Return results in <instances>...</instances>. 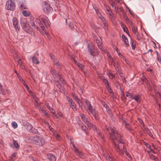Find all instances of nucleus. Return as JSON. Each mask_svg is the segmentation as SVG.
Returning <instances> with one entry per match:
<instances>
[{"instance_id": "f257e3e1", "label": "nucleus", "mask_w": 161, "mask_h": 161, "mask_svg": "<svg viewBox=\"0 0 161 161\" xmlns=\"http://www.w3.org/2000/svg\"><path fill=\"white\" fill-rule=\"evenodd\" d=\"M111 138L113 140L114 147L118 151H121L124 148V142L121 135L118 134L117 130L111 128Z\"/></svg>"}, {"instance_id": "f03ea898", "label": "nucleus", "mask_w": 161, "mask_h": 161, "mask_svg": "<svg viewBox=\"0 0 161 161\" xmlns=\"http://www.w3.org/2000/svg\"><path fill=\"white\" fill-rule=\"evenodd\" d=\"M32 142L34 144L39 146H42L46 143L45 139L40 136L34 137L32 139Z\"/></svg>"}, {"instance_id": "7ed1b4c3", "label": "nucleus", "mask_w": 161, "mask_h": 161, "mask_svg": "<svg viewBox=\"0 0 161 161\" xmlns=\"http://www.w3.org/2000/svg\"><path fill=\"white\" fill-rule=\"evenodd\" d=\"M80 115L82 120L85 123L89 129H91L92 128H95V126L89 122L87 118L84 114L81 113L80 114Z\"/></svg>"}, {"instance_id": "20e7f679", "label": "nucleus", "mask_w": 161, "mask_h": 161, "mask_svg": "<svg viewBox=\"0 0 161 161\" xmlns=\"http://www.w3.org/2000/svg\"><path fill=\"white\" fill-rule=\"evenodd\" d=\"M51 73L53 75V77L56 78V80H64L63 79V77L62 75L59 74V73L58 71L55 70L53 68H51Z\"/></svg>"}, {"instance_id": "39448f33", "label": "nucleus", "mask_w": 161, "mask_h": 161, "mask_svg": "<svg viewBox=\"0 0 161 161\" xmlns=\"http://www.w3.org/2000/svg\"><path fill=\"white\" fill-rule=\"evenodd\" d=\"M24 126L26 129L30 132L34 133H36L37 132V129L34 128L29 123L27 122L25 125Z\"/></svg>"}, {"instance_id": "423d86ee", "label": "nucleus", "mask_w": 161, "mask_h": 161, "mask_svg": "<svg viewBox=\"0 0 161 161\" xmlns=\"http://www.w3.org/2000/svg\"><path fill=\"white\" fill-rule=\"evenodd\" d=\"M15 4L14 2L11 0L8 1L6 3V8L8 10L13 11L15 8Z\"/></svg>"}, {"instance_id": "0eeeda50", "label": "nucleus", "mask_w": 161, "mask_h": 161, "mask_svg": "<svg viewBox=\"0 0 161 161\" xmlns=\"http://www.w3.org/2000/svg\"><path fill=\"white\" fill-rule=\"evenodd\" d=\"M39 18L42 19L46 27L47 28L50 26V22L47 17L42 15L40 16Z\"/></svg>"}, {"instance_id": "6e6552de", "label": "nucleus", "mask_w": 161, "mask_h": 161, "mask_svg": "<svg viewBox=\"0 0 161 161\" xmlns=\"http://www.w3.org/2000/svg\"><path fill=\"white\" fill-rule=\"evenodd\" d=\"M14 57V59L15 60H17L18 62V64L19 66L20 67L23 69H25V66L22 64V62L21 61L20 59H18L17 58V54L16 52L14 53V54H13Z\"/></svg>"}, {"instance_id": "1a4fd4ad", "label": "nucleus", "mask_w": 161, "mask_h": 161, "mask_svg": "<svg viewBox=\"0 0 161 161\" xmlns=\"http://www.w3.org/2000/svg\"><path fill=\"white\" fill-rule=\"evenodd\" d=\"M13 25L17 31H19L20 29V27L19 25V21L18 19L15 17H14L12 19Z\"/></svg>"}, {"instance_id": "9d476101", "label": "nucleus", "mask_w": 161, "mask_h": 161, "mask_svg": "<svg viewBox=\"0 0 161 161\" xmlns=\"http://www.w3.org/2000/svg\"><path fill=\"white\" fill-rule=\"evenodd\" d=\"M43 9L45 12L47 13L51 12L53 10V8L50 5L45 3L43 5Z\"/></svg>"}, {"instance_id": "9b49d317", "label": "nucleus", "mask_w": 161, "mask_h": 161, "mask_svg": "<svg viewBox=\"0 0 161 161\" xmlns=\"http://www.w3.org/2000/svg\"><path fill=\"white\" fill-rule=\"evenodd\" d=\"M67 99L72 109L74 110H76L77 109L76 107V104L75 103L73 102L72 98L69 97H67Z\"/></svg>"}, {"instance_id": "f8f14e48", "label": "nucleus", "mask_w": 161, "mask_h": 161, "mask_svg": "<svg viewBox=\"0 0 161 161\" xmlns=\"http://www.w3.org/2000/svg\"><path fill=\"white\" fill-rule=\"evenodd\" d=\"M20 24L24 30L25 28L28 25L27 24V21L24 18H21L20 20Z\"/></svg>"}, {"instance_id": "ddd939ff", "label": "nucleus", "mask_w": 161, "mask_h": 161, "mask_svg": "<svg viewBox=\"0 0 161 161\" xmlns=\"http://www.w3.org/2000/svg\"><path fill=\"white\" fill-rule=\"evenodd\" d=\"M24 30L25 32L30 34L32 36H34L35 34L33 29L29 25H28V26L25 28Z\"/></svg>"}, {"instance_id": "4468645a", "label": "nucleus", "mask_w": 161, "mask_h": 161, "mask_svg": "<svg viewBox=\"0 0 161 161\" xmlns=\"http://www.w3.org/2000/svg\"><path fill=\"white\" fill-rule=\"evenodd\" d=\"M96 42L97 44L98 48L102 51H104V48L103 47L102 45V42H101V39L100 38H97L96 39ZM104 51H105L104 50Z\"/></svg>"}, {"instance_id": "2eb2a0df", "label": "nucleus", "mask_w": 161, "mask_h": 161, "mask_svg": "<svg viewBox=\"0 0 161 161\" xmlns=\"http://www.w3.org/2000/svg\"><path fill=\"white\" fill-rule=\"evenodd\" d=\"M36 56H38L39 54L37 51L34 54V56L32 58V61L33 63L38 64H39V62L36 58Z\"/></svg>"}, {"instance_id": "dca6fc26", "label": "nucleus", "mask_w": 161, "mask_h": 161, "mask_svg": "<svg viewBox=\"0 0 161 161\" xmlns=\"http://www.w3.org/2000/svg\"><path fill=\"white\" fill-rule=\"evenodd\" d=\"M92 44H89L88 46V52L92 56L94 55V51L93 47H92Z\"/></svg>"}, {"instance_id": "f3484780", "label": "nucleus", "mask_w": 161, "mask_h": 161, "mask_svg": "<svg viewBox=\"0 0 161 161\" xmlns=\"http://www.w3.org/2000/svg\"><path fill=\"white\" fill-rule=\"evenodd\" d=\"M35 21L36 23L37 24L39 25V26L40 27V28H41V30H42V31H43L44 29V27L43 26L42 24L41 23L40 19L37 18H36L35 19Z\"/></svg>"}, {"instance_id": "a211bd4d", "label": "nucleus", "mask_w": 161, "mask_h": 161, "mask_svg": "<svg viewBox=\"0 0 161 161\" xmlns=\"http://www.w3.org/2000/svg\"><path fill=\"white\" fill-rule=\"evenodd\" d=\"M73 149L76 154L79 157L82 158L83 154L81 152L79 151L76 147H74Z\"/></svg>"}, {"instance_id": "6ab92c4d", "label": "nucleus", "mask_w": 161, "mask_h": 161, "mask_svg": "<svg viewBox=\"0 0 161 161\" xmlns=\"http://www.w3.org/2000/svg\"><path fill=\"white\" fill-rule=\"evenodd\" d=\"M47 158L50 161H56L55 156L53 154L50 153L48 154Z\"/></svg>"}, {"instance_id": "aec40b11", "label": "nucleus", "mask_w": 161, "mask_h": 161, "mask_svg": "<svg viewBox=\"0 0 161 161\" xmlns=\"http://www.w3.org/2000/svg\"><path fill=\"white\" fill-rule=\"evenodd\" d=\"M76 64L79 67L81 71L84 73V74L86 73V71L85 70L84 66L80 63H76Z\"/></svg>"}, {"instance_id": "412c9836", "label": "nucleus", "mask_w": 161, "mask_h": 161, "mask_svg": "<svg viewBox=\"0 0 161 161\" xmlns=\"http://www.w3.org/2000/svg\"><path fill=\"white\" fill-rule=\"evenodd\" d=\"M123 40L125 44V46L127 47L129 46V42L127 38L124 35H122Z\"/></svg>"}, {"instance_id": "4be33fe9", "label": "nucleus", "mask_w": 161, "mask_h": 161, "mask_svg": "<svg viewBox=\"0 0 161 161\" xmlns=\"http://www.w3.org/2000/svg\"><path fill=\"white\" fill-rule=\"evenodd\" d=\"M72 96L73 98L75 99V100L76 101L77 103H78L79 105L81 106L82 105V103L80 102V99L78 98V97L76 96L75 94L74 93H72Z\"/></svg>"}, {"instance_id": "5701e85b", "label": "nucleus", "mask_w": 161, "mask_h": 161, "mask_svg": "<svg viewBox=\"0 0 161 161\" xmlns=\"http://www.w3.org/2000/svg\"><path fill=\"white\" fill-rule=\"evenodd\" d=\"M103 105L104 106V107L105 108L107 112L109 114V115H110V114L111 113V110L109 109V106L105 103H103Z\"/></svg>"}, {"instance_id": "b1692460", "label": "nucleus", "mask_w": 161, "mask_h": 161, "mask_svg": "<svg viewBox=\"0 0 161 161\" xmlns=\"http://www.w3.org/2000/svg\"><path fill=\"white\" fill-rule=\"evenodd\" d=\"M144 130L152 138H153V136L152 134V133L151 132L149 129L147 128H144Z\"/></svg>"}, {"instance_id": "393cba45", "label": "nucleus", "mask_w": 161, "mask_h": 161, "mask_svg": "<svg viewBox=\"0 0 161 161\" xmlns=\"http://www.w3.org/2000/svg\"><path fill=\"white\" fill-rule=\"evenodd\" d=\"M134 95L133 93H130L128 92H126V96L129 98L132 99Z\"/></svg>"}, {"instance_id": "a878e982", "label": "nucleus", "mask_w": 161, "mask_h": 161, "mask_svg": "<svg viewBox=\"0 0 161 161\" xmlns=\"http://www.w3.org/2000/svg\"><path fill=\"white\" fill-rule=\"evenodd\" d=\"M147 81V83H146L147 84V86L149 87L150 90H151L152 89V85H153V87L154 88V84H153V83L152 82V81Z\"/></svg>"}, {"instance_id": "bb28decb", "label": "nucleus", "mask_w": 161, "mask_h": 161, "mask_svg": "<svg viewBox=\"0 0 161 161\" xmlns=\"http://www.w3.org/2000/svg\"><path fill=\"white\" fill-rule=\"evenodd\" d=\"M18 5L21 9H23L27 8L26 6L24 5V3H19L18 4Z\"/></svg>"}, {"instance_id": "cd10ccee", "label": "nucleus", "mask_w": 161, "mask_h": 161, "mask_svg": "<svg viewBox=\"0 0 161 161\" xmlns=\"http://www.w3.org/2000/svg\"><path fill=\"white\" fill-rule=\"evenodd\" d=\"M97 73L98 77H99L100 79H101L102 80H107L106 79L103 78V75L101 73H100V72L99 71H97Z\"/></svg>"}, {"instance_id": "c85d7f7f", "label": "nucleus", "mask_w": 161, "mask_h": 161, "mask_svg": "<svg viewBox=\"0 0 161 161\" xmlns=\"http://www.w3.org/2000/svg\"><path fill=\"white\" fill-rule=\"evenodd\" d=\"M88 107L90 112L92 114L96 112L95 109L93 108L92 105H89Z\"/></svg>"}, {"instance_id": "c756f323", "label": "nucleus", "mask_w": 161, "mask_h": 161, "mask_svg": "<svg viewBox=\"0 0 161 161\" xmlns=\"http://www.w3.org/2000/svg\"><path fill=\"white\" fill-rule=\"evenodd\" d=\"M105 84L106 85V87L108 90V91L111 93V87H110V85L108 82V81H105Z\"/></svg>"}, {"instance_id": "7c9ffc66", "label": "nucleus", "mask_w": 161, "mask_h": 161, "mask_svg": "<svg viewBox=\"0 0 161 161\" xmlns=\"http://www.w3.org/2000/svg\"><path fill=\"white\" fill-rule=\"evenodd\" d=\"M54 64L56 65L60 69H61L62 68V65L59 63L58 61L57 60H54Z\"/></svg>"}, {"instance_id": "2f4dec72", "label": "nucleus", "mask_w": 161, "mask_h": 161, "mask_svg": "<svg viewBox=\"0 0 161 161\" xmlns=\"http://www.w3.org/2000/svg\"><path fill=\"white\" fill-rule=\"evenodd\" d=\"M120 24L121 25V27L122 29H123L124 31L126 32V33H127L128 30L126 26L122 22H121Z\"/></svg>"}, {"instance_id": "473e14b6", "label": "nucleus", "mask_w": 161, "mask_h": 161, "mask_svg": "<svg viewBox=\"0 0 161 161\" xmlns=\"http://www.w3.org/2000/svg\"><path fill=\"white\" fill-rule=\"evenodd\" d=\"M132 99H134L138 103H139L140 102L141 100L138 95H135Z\"/></svg>"}, {"instance_id": "72a5a7b5", "label": "nucleus", "mask_w": 161, "mask_h": 161, "mask_svg": "<svg viewBox=\"0 0 161 161\" xmlns=\"http://www.w3.org/2000/svg\"><path fill=\"white\" fill-rule=\"evenodd\" d=\"M39 110L41 111L42 113L45 115H47V112L44 109V108L42 107H41L39 108Z\"/></svg>"}, {"instance_id": "f704fd0d", "label": "nucleus", "mask_w": 161, "mask_h": 161, "mask_svg": "<svg viewBox=\"0 0 161 161\" xmlns=\"http://www.w3.org/2000/svg\"><path fill=\"white\" fill-rule=\"evenodd\" d=\"M97 15L98 17L103 22V24L105 25V19L103 17V16L101 15V14L100 13H98Z\"/></svg>"}, {"instance_id": "c9c22d12", "label": "nucleus", "mask_w": 161, "mask_h": 161, "mask_svg": "<svg viewBox=\"0 0 161 161\" xmlns=\"http://www.w3.org/2000/svg\"><path fill=\"white\" fill-rule=\"evenodd\" d=\"M155 52L157 55V59L158 60V61L161 64V57L160 55L159 54L158 52L157 51H156Z\"/></svg>"}, {"instance_id": "e433bc0d", "label": "nucleus", "mask_w": 161, "mask_h": 161, "mask_svg": "<svg viewBox=\"0 0 161 161\" xmlns=\"http://www.w3.org/2000/svg\"><path fill=\"white\" fill-rule=\"evenodd\" d=\"M55 84L58 88L60 89L62 88V85L59 82V81H55Z\"/></svg>"}, {"instance_id": "4c0bfd02", "label": "nucleus", "mask_w": 161, "mask_h": 161, "mask_svg": "<svg viewBox=\"0 0 161 161\" xmlns=\"http://www.w3.org/2000/svg\"><path fill=\"white\" fill-rule=\"evenodd\" d=\"M23 15L25 16H29L30 15V12L27 11L26 10H24L22 12Z\"/></svg>"}, {"instance_id": "58836bf2", "label": "nucleus", "mask_w": 161, "mask_h": 161, "mask_svg": "<svg viewBox=\"0 0 161 161\" xmlns=\"http://www.w3.org/2000/svg\"><path fill=\"white\" fill-rule=\"evenodd\" d=\"M125 20L126 21L127 23H128L131 25H132L133 24V23L132 21L130 20L127 16L125 17Z\"/></svg>"}, {"instance_id": "ea45409f", "label": "nucleus", "mask_w": 161, "mask_h": 161, "mask_svg": "<svg viewBox=\"0 0 161 161\" xmlns=\"http://www.w3.org/2000/svg\"><path fill=\"white\" fill-rule=\"evenodd\" d=\"M0 94H2V95L4 94V90L3 88V86L0 83Z\"/></svg>"}, {"instance_id": "a19ab883", "label": "nucleus", "mask_w": 161, "mask_h": 161, "mask_svg": "<svg viewBox=\"0 0 161 161\" xmlns=\"http://www.w3.org/2000/svg\"><path fill=\"white\" fill-rule=\"evenodd\" d=\"M149 156L151 159H154L155 161H157L158 160V158L153 154H150Z\"/></svg>"}, {"instance_id": "79ce46f5", "label": "nucleus", "mask_w": 161, "mask_h": 161, "mask_svg": "<svg viewBox=\"0 0 161 161\" xmlns=\"http://www.w3.org/2000/svg\"><path fill=\"white\" fill-rule=\"evenodd\" d=\"M105 129L109 133V134H110V130H111V128L110 126V125L108 126L106 125L105 127Z\"/></svg>"}, {"instance_id": "37998d69", "label": "nucleus", "mask_w": 161, "mask_h": 161, "mask_svg": "<svg viewBox=\"0 0 161 161\" xmlns=\"http://www.w3.org/2000/svg\"><path fill=\"white\" fill-rule=\"evenodd\" d=\"M13 144L15 147L16 148H18L19 147V146L18 143L16 141L14 140H13Z\"/></svg>"}, {"instance_id": "c03bdc74", "label": "nucleus", "mask_w": 161, "mask_h": 161, "mask_svg": "<svg viewBox=\"0 0 161 161\" xmlns=\"http://www.w3.org/2000/svg\"><path fill=\"white\" fill-rule=\"evenodd\" d=\"M130 44L132 49H134L136 47L135 43L134 42H133L132 40H131V42H130Z\"/></svg>"}, {"instance_id": "a18cd8bd", "label": "nucleus", "mask_w": 161, "mask_h": 161, "mask_svg": "<svg viewBox=\"0 0 161 161\" xmlns=\"http://www.w3.org/2000/svg\"><path fill=\"white\" fill-rule=\"evenodd\" d=\"M11 124L13 126L14 129L16 128L18 126L17 123L14 121H13L12 122Z\"/></svg>"}, {"instance_id": "49530a36", "label": "nucleus", "mask_w": 161, "mask_h": 161, "mask_svg": "<svg viewBox=\"0 0 161 161\" xmlns=\"http://www.w3.org/2000/svg\"><path fill=\"white\" fill-rule=\"evenodd\" d=\"M132 31L133 32V33L134 34H135L136 33H137L138 32L137 31V28L133 26L132 28Z\"/></svg>"}, {"instance_id": "de8ad7c7", "label": "nucleus", "mask_w": 161, "mask_h": 161, "mask_svg": "<svg viewBox=\"0 0 161 161\" xmlns=\"http://www.w3.org/2000/svg\"><path fill=\"white\" fill-rule=\"evenodd\" d=\"M138 120L141 125V126L142 127H144V124L142 120L140 119H138Z\"/></svg>"}, {"instance_id": "09e8293b", "label": "nucleus", "mask_w": 161, "mask_h": 161, "mask_svg": "<svg viewBox=\"0 0 161 161\" xmlns=\"http://www.w3.org/2000/svg\"><path fill=\"white\" fill-rule=\"evenodd\" d=\"M156 51H153L152 49H150L148 50L147 53L150 52V54L152 56L154 53H156Z\"/></svg>"}, {"instance_id": "8fccbe9b", "label": "nucleus", "mask_w": 161, "mask_h": 161, "mask_svg": "<svg viewBox=\"0 0 161 161\" xmlns=\"http://www.w3.org/2000/svg\"><path fill=\"white\" fill-rule=\"evenodd\" d=\"M39 31H40V33L42 34H44V33H45V34H46V35H48V33L46 31H44V30L43 31H42V30H41V29H39Z\"/></svg>"}, {"instance_id": "3c124183", "label": "nucleus", "mask_w": 161, "mask_h": 161, "mask_svg": "<svg viewBox=\"0 0 161 161\" xmlns=\"http://www.w3.org/2000/svg\"><path fill=\"white\" fill-rule=\"evenodd\" d=\"M136 35V38L138 40H140L141 39V37L140 36V34L138 32L137 33H136L134 34Z\"/></svg>"}, {"instance_id": "603ef678", "label": "nucleus", "mask_w": 161, "mask_h": 161, "mask_svg": "<svg viewBox=\"0 0 161 161\" xmlns=\"http://www.w3.org/2000/svg\"><path fill=\"white\" fill-rule=\"evenodd\" d=\"M93 115L95 119H96V120H97L98 119V115H97L96 114V112H95L94 113H93L92 114Z\"/></svg>"}, {"instance_id": "864d4df0", "label": "nucleus", "mask_w": 161, "mask_h": 161, "mask_svg": "<svg viewBox=\"0 0 161 161\" xmlns=\"http://www.w3.org/2000/svg\"><path fill=\"white\" fill-rule=\"evenodd\" d=\"M31 25L32 26H35V27L37 30H38V28H39V27L37 26H36V25L35 24V22H34V21H32V22H31Z\"/></svg>"}, {"instance_id": "5fc2aeb1", "label": "nucleus", "mask_w": 161, "mask_h": 161, "mask_svg": "<svg viewBox=\"0 0 161 161\" xmlns=\"http://www.w3.org/2000/svg\"><path fill=\"white\" fill-rule=\"evenodd\" d=\"M106 10L107 12V13H108L110 15H111V10L110 9V8L109 7H106Z\"/></svg>"}, {"instance_id": "6e6d98bb", "label": "nucleus", "mask_w": 161, "mask_h": 161, "mask_svg": "<svg viewBox=\"0 0 161 161\" xmlns=\"http://www.w3.org/2000/svg\"><path fill=\"white\" fill-rule=\"evenodd\" d=\"M120 58L123 59V60L124 61H125V62L127 63H128V62H127V60H126V58H125V57L123 55H121V57H120Z\"/></svg>"}, {"instance_id": "4d7b16f0", "label": "nucleus", "mask_w": 161, "mask_h": 161, "mask_svg": "<svg viewBox=\"0 0 161 161\" xmlns=\"http://www.w3.org/2000/svg\"><path fill=\"white\" fill-rule=\"evenodd\" d=\"M116 47V51L117 52L118 55L120 57L121 55H122L119 51V49L118 48L116 47V46H114Z\"/></svg>"}, {"instance_id": "13d9d810", "label": "nucleus", "mask_w": 161, "mask_h": 161, "mask_svg": "<svg viewBox=\"0 0 161 161\" xmlns=\"http://www.w3.org/2000/svg\"><path fill=\"white\" fill-rule=\"evenodd\" d=\"M85 103H86V104L87 105V107L89 106L90 105H91L90 102L87 99H85Z\"/></svg>"}, {"instance_id": "bf43d9fd", "label": "nucleus", "mask_w": 161, "mask_h": 161, "mask_svg": "<svg viewBox=\"0 0 161 161\" xmlns=\"http://www.w3.org/2000/svg\"><path fill=\"white\" fill-rule=\"evenodd\" d=\"M126 129L129 131L130 132H132V131L133 130L129 126H128V127H126V128H125Z\"/></svg>"}, {"instance_id": "052dcab7", "label": "nucleus", "mask_w": 161, "mask_h": 161, "mask_svg": "<svg viewBox=\"0 0 161 161\" xmlns=\"http://www.w3.org/2000/svg\"><path fill=\"white\" fill-rule=\"evenodd\" d=\"M57 118H58L59 117H62L63 116V115L60 112H58V114H57Z\"/></svg>"}, {"instance_id": "680f3d73", "label": "nucleus", "mask_w": 161, "mask_h": 161, "mask_svg": "<svg viewBox=\"0 0 161 161\" xmlns=\"http://www.w3.org/2000/svg\"><path fill=\"white\" fill-rule=\"evenodd\" d=\"M23 84L26 86V87L27 89L28 90L29 89V87L28 86V85L26 84V83L25 82V81H22Z\"/></svg>"}, {"instance_id": "e2e57ef3", "label": "nucleus", "mask_w": 161, "mask_h": 161, "mask_svg": "<svg viewBox=\"0 0 161 161\" xmlns=\"http://www.w3.org/2000/svg\"><path fill=\"white\" fill-rule=\"evenodd\" d=\"M113 64H114V66L115 67L116 70H117V71L119 70L118 67V65H117V64L114 63Z\"/></svg>"}, {"instance_id": "0e129e2a", "label": "nucleus", "mask_w": 161, "mask_h": 161, "mask_svg": "<svg viewBox=\"0 0 161 161\" xmlns=\"http://www.w3.org/2000/svg\"><path fill=\"white\" fill-rule=\"evenodd\" d=\"M120 121L121 122L124 124L125 123V122H126L125 120L122 117L120 118Z\"/></svg>"}, {"instance_id": "69168bd1", "label": "nucleus", "mask_w": 161, "mask_h": 161, "mask_svg": "<svg viewBox=\"0 0 161 161\" xmlns=\"http://www.w3.org/2000/svg\"><path fill=\"white\" fill-rule=\"evenodd\" d=\"M69 26L71 30H73L74 28V26L72 23H70Z\"/></svg>"}, {"instance_id": "338daca9", "label": "nucleus", "mask_w": 161, "mask_h": 161, "mask_svg": "<svg viewBox=\"0 0 161 161\" xmlns=\"http://www.w3.org/2000/svg\"><path fill=\"white\" fill-rule=\"evenodd\" d=\"M49 110L51 113L53 115H54L55 114V112L53 108H50Z\"/></svg>"}, {"instance_id": "774afa93", "label": "nucleus", "mask_w": 161, "mask_h": 161, "mask_svg": "<svg viewBox=\"0 0 161 161\" xmlns=\"http://www.w3.org/2000/svg\"><path fill=\"white\" fill-rule=\"evenodd\" d=\"M125 154L129 158H132L131 157V156L130 155V154H129L128 152H127V151H126L125 152Z\"/></svg>"}]
</instances>
